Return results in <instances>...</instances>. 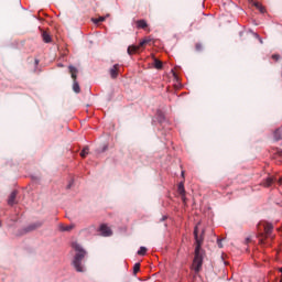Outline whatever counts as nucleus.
Listing matches in <instances>:
<instances>
[{
	"label": "nucleus",
	"instance_id": "1",
	"mask_svg": "<svg viewBox=\"0 0 282 282\" xmlns=\"http://www.w3.org/2000/svg\"><path fill=\"white\" fill-rule=\"evenodd\" d=\"M194 237H195V251H194V260L192 263V270H194L195 274H199L202 272V267L204 265V250H202V246H204V230L202 235L198 234L197 226L194 228Z\"/></svg>",
	"mask_w": 282,
	"mask_h": 282
},
{
	"label": "nucleus",
	"instance_id": "2",
	"mask_svg": "<svg viewBox=\"0 0 282 282\" xmlns=\"http://www.w3.org/2000/svg\"><path fill=\"white\" fill-rule=\"evenodd\" d=\"M73 250H75V256L73 259V267L76 272H85V265H83V259L87 257V251L78 242L72 243Z\"/></svg>",
	"mask_w": 282,
	"mask_h": 282
},
{
	"label": "nucleus",
	"instance_id": "3",
	"mask_svg": "<svg viewBox=\"0 0 282 282\" xmlns=\"http://www.w3.org/2000/svg\"><path fill=\"white\" fill-rule=\"evenodd\" d=\"M68 72L70 74V77L73 78V91L75 94H80V85L78 84V82L76 80V78H78V68H76L75 66H68Z\"/></svg>",
	"mask_w": 282,
	"mask_h": 282
},
{
	"label": "nucleus",
	"instance_id": "4",
	"mask_svg": "<svg viewBox=\"0 0 282 282\" xmlns=\"http://www.w3.org/2000/svg\"><path fill=\"white\" fill-rule=\"evenodd\" d=\"M149 43V40H143L139 43V45H132L128 47V54L131 56L132 54H135V52H139L140 47H144Z\"/></svg>",
	"mask_w": 282,
	"mask_h": 282
},
{
	"label": "nucleus",
	"instance_id": "5",
	"mask_svg": "<svg viewBox=\"0 0 282 282\" xmlns=\"http://www.w3.org/2000/svg\"><path fill=\"white\" fill-rule=\"evenodd\" d=\"M177 193L181 195L182 200L186 202V189L184 188V183L178 184Z\"/></svg>",
	"mask_w": 282,
	"mask_h": 282
},
{
	"label": "nucleus",
	"instance_id": "6",
	"mask_svg": "<svg viewBox=\"0 0 282 282\" xmlns=\"http://www.w3.org/2000/svg\"><path fill=\"white\" fill-rule=\"evenodd\" d=\"M275 180L276 178H274V176H269L262 182V186H264V188H270V186L274 184Z\"/></svg>",
	"mask_w": 282,
	"mask_h": 282
},
{
	"label": "nucleus",
	"instance_id": "7",
	"mask_svg": "<svg viewBox=\"0 0 282 282\" xmlns=\"http://www.w3.org/2000/svg\"><path fill=\"white\" fill-rule=\"evenodd\" d=\"M263 228H264L265 237H270V235H272V230H274V226H272V224H270V223H265L263 225Z\"/></svg>",
	"mask_w": 282,
	"mask_h": 282
},
{
	"label": "nucleus",
	"instance_id": "8",
	"mask_svg": "<svg viewBox=\"0 0 282 282\" xmlns=\"http://www.w3.org/2000/svg\"><path fill=\"white\" fill-rule=\"evenodd\" d=\"M100 232L102 237H111V229L107 227V225H101L100 226Z\"/></svg>",
	"mask_w": 282,
	"mask_h": 282
},
{
	"label": "nucleus",
	"instance_id": "9",
	"mask_svg": "<svg viewBox=\"0 0 282 282\" xmlns=\"http://www.w3.org/2000/svg\"><path fill=\"white\" fill-rule=\"evenodd\" d=\"M17 195H18V192H17V191H13V192L10 194L9 199H8L9 206H14V204H17Z\"/></svg>",
	"mask_w": 282,
	"mask_h": 282
},
{
	"label": "nucleus",
	"instance_id": "10",
	"mask_svg": "<svg viewBox=\"0 0 282 282\" xmlns=\"http://www.w3.org/2000/svg\"><path fill=\"white\" fill-rule=\"evenodd\" d=\"M58 229L61 230V232H69L70 230H74L73 225H63L61 224L58 226Z\"/></svg>",
	"mask_w": 282,
	"mask_h": 282
},
{
	"label": "nucleus",
	"instance_id": "11",
	"mask_svg": "<svg viewBox=\"0 0 282 282\" xmlns=\"http://www.w3.org/2000/svg\"><path fill=\"white\" fill-rule=\"evenodd\" d=\"M120 65L115 64L112 66V68H110V76L111 78H118V69H119Z\"/></svg>",
	"mask_w": 282,
	"mask_h": 282
},
{
	"label": "nucleus",
	"instance_id": "12",
	"mask_svg": "<svg viewBox=\"0 0 282 282\" xmlns=\"http://www.w3.org/2000/svg\"><path fill=\"white\" fill-rule=\"evenodd\" d=\"M42 39L44 43H52V35L47 31H42Z\"/></svg>",
	"mask_w": 282,
	"mask_h": 282
},
{
	"label": "nucleus",
	"instance_id": "13",
	"mask_svg": "<svg viewBox=\"0 0 282 282\" xmlns=\"http://www.w3.org/2000/svg\"><path fill=\"white\" fill-rule=\"evenodd\" d=\"M137 28H139L140 30H147V28H149V24L145 20H138Z\"/></svg>",
	"mask_w": 282,
	"mask_h": 282
},
{
	"label": "nucleus",
	"instance_id": "14",
	"mask_svg": "<svg viewBox=\"0 0 282 282\" xmlns=\"http://www.w3.org/2000/svg\"><path fill=\"white\" fill-rule=\"evenodd\" d=\"M273 138L276 142H279V140H281L282 138V130L281 129L275 130L273 133Z\"/></svg>",
	"mask_w": 282,
	"mask_h": 282
},
{
	"label": "nucleus",
	"instance_id": "15",
	"mask_svg": "<svg viewBox=\"0 0 282 282\" xmlns=\"http://www.w3.org/2000/svg\"><path fill=\"white\" fill-rule=\"evenodd\" d=\"M89 155V147H85L80 152V158H87Z\"/></svg>",
	"mask_w": 282,
	"mask_h": 282
},
{
	"label": "nucleus",
	"instance_id": "16",
	"mask_svg": "<svg viewBox=\"0 0 282 282\" xmlns=\"http://www.w3.org/2000/svg\"><path fill=\"white\" fill-rule=\"evenodd\" d=\"M154 67L155 69H162V61L154 59Z\"/></svg>",
	"mask_w": 282,
	"mask_h": 282
},
{
	"label": "nucleus",
	"instance_id": "17",
	"mask_svg": "<svg viewBox=\"0 0 282 282\" xmlns=\"http://www.w3.org/2000/svg\"><path fill=\"white\" fill-rule=\"evenodd\" d=\"M138 254L140 257H144V254H147V248L145 247H140Z\"/></svg>",
	"mask_w": 282,
	"mask_h": 282
},
{
	"label": "nucleus",
	"instance_id": "18",
	"mask_svg": "<svg viewBox=\"0 0 282 282\" xmlns=\"http://www.w3.org/2000/svg\"><path fill=\"white\" fill-rule=\"evenodd\" d=\"M195 50H196V52H202V50H204V45L202 43H196Z\"/></svg>",
	"mask_w": 282,
	"mask_h": 282
},
{
	"label": "nucleus",
	"instance_id": "19",
	"mask_svg": "<svg viewBox=\"0 0 282 282\" xmlns=\"http://www.w3.org/2000/svg\"><path fill=\"white\" fill-rule=\"evenodd\" d=\"M133 272H134V274H138V272H140V263L134 264Z\"/></svg>",
	"mask_w": 282,
	"mask_h": 282
},
{
	"label": "nucleus",
	"instance_id": "20",
	"mask_svg": "<svg viewBox=\"0 0 282 282\" xmlns=\"http://www.w3.org/2000/svg\"><path fill=\"white\" fill-rule=\"evenodd\" d=\"M93 21L94 23H102V21H105V17H99L98 19H94Z\"/></svg>",
	"mask_w": 282,
	"mask_h": 282
},
{
	"label": "nucleus",
	"instance_id": "21",
	"mask_svg": "<svg viewBox=\"0 0 282 282\" xmlns=\"http://www.w3.org/2000/svg\"><path fill=\"white\" fill-rule=\"evenodd\" d=\"M254 36H256V39L259 40V42H260L261 44H263V40L261 39V36H259V34L254 33Z\"/></svg>",
	"mask_w": 282,
	"mask_h": 282
},
{
	"label": "nucleus",
	"instance_id": "22",
	"mask_svg": "<svg viewBox=\"0 0 282 282\" xmlns=\"http://www.w3.org/2000/svg\"><path fill=\"white\" fill-rule=\"evenodd\" d=\"M258 10H260V12L263 14V12H265V8H263V6L260 4V7L258 8Z\"/></svg>",
	"mask_w": 282,
	"mask_h": 282
},
{
	"label": "nucleus",
	"instance_id": "23",
	"mask_svg": "<svg viewBox=\"0 0 282 282\" xmlns=\"http://www.w3.org/2000/svg\"><path fill=\"white\" fill-rule=\"evenodd\" d=\"M253 6L257 8V10H259V8H261V3H259V2H254Z\"/></svg>",
	"mask_w": 282,
	"mask_h": 282
},
{
	"label": "nucleus",
	"instance_id": "24",
	"mask_svg": "<svg viewBox=\"0 0 282 282\" xmlns=\"http://www.w3.org/2000/svg\"><path fill=\"white\" fill-rule=\"evenodd\" d=\"M217 243H218V248H224V245H221V240H217Z\"/></svg>",
	"mask_w": 282,
	"mask_h": 282
},
{
	"label": "nucleus",
	"instance_id": "25",
	"mask_svg": "<svg viewBox=\"0 0 282 282\" xmlns=\"http://www.w3.org/2000/svg\"><path fill=\"white\" fill-rule=\"evenodd\" d=\"M250 241H252L251 238H247V239H246V243H250Z\"/></svg>",
	"mask_w": 282,
	"mask_h": 282
},
{
	"label": "nucleus",
	"instance_id": "26",
	"mask_svg": "<svg viewBox=\"0 0 282 282\" xmlns=\"http://www.w3.org/2000/svg\"><path fill=\"white\" fill-rule=\"evenodd\" d=\"M272 58H275V61H279V55H273Z\"/></svg>",
	"mask_w": 282,
	"mask_h": 282
},
{
	"label": "nucleus",
	"instance_id": "27",
	"mask_svg": "<svg viewBox=\"0 0 282 282\" xmlns=\"http://www.w3.org/2000/svg\"><path fill=\"white\" fill-rule=\"evenodd\" d=\"M279 272H281V273H282V267L279 269Z\"/></svg>",
	"mask_w": 282,
	"mask_h": 282
},
{
	"label": "nucleus",
	"instance_id": "28",
	"mask_svg": "<svg viewBox=\"0 0 282 282\" xmlns=\"http://www.w3.org/2000/svg\"><path fill=\"white\" fill-rule=\"evenodd\" d=\"M67 188H72V185L69 184V185L67 186Z\"/></svg>",
	"mask_w": 282,
	"mask_h": 282
},
{
	"label": "nucleus",
	"instance_id": "29",
	"mask_svg": "<svg viewBox=\"0 0 282 282\" xmlns=\"http://www.w3.org/2000/svg\"><path fill=\"white\" fill-rule=\"evenodd\" d=\"M280 282H282V278H281Z\"/></svg>",
	"mask_w": 282,
	"mask_h": 282
}]
</instances>
